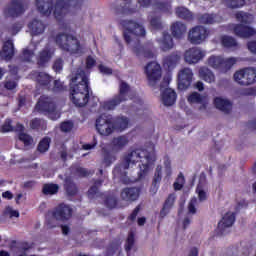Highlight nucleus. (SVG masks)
I'll list each match as a JSON object with an SVG mask.
<instances>
[{
	"label": "nucleus",
	"mask_w": 256,
	"mask_h": 256,
	"mask_svg": "<svg viewBox=\"0 0 256 256\" xmlns=\"http://www.w3.org/2000/svg\"><path fill=\"white\" fill-rule=\"evenodd\" d=\"M133 53L136 57H144L145 59H153L155 57V49L153 48V45H141V42H138L133 47Z\"/></svg>",
	"instance_id": "15"
},
{
	"label": "nucleus",
	"mask_w": 256,
	"mask_h": 256,
	"mask_svg": "<svg viewBox=\"0 0 256 256\" xmlns=\"http://www.w3.org/2000/svg\"><path fill=\"white\" fill-rule=\"evenodd\" d=\"M97 65V60L93 56L89 55L86 57V69H93Z\"/></svg>",
	"instance_id": "61"
},
{
	"label": "nucleus",
	"mask_w": 256,
	"mask_h": 256,
	"mask_svg": "<svg viewBox=\"0 0 256 256\" xmlns=\"http://www.w3.org/2000/svg\"><path fill=\"white\" fill-rule=\"evenodd\" d=\"M83 0H56L54 5V17L55 19H61L63 17V13L68 11L70 7L73 9L79 10L84 5Z\"/></svg>",
	"instance_id": "10"
},
{
	"label": "nucleus",
	"mask_w": 256,
	"mask_h": 256,
	"mask_svg": "<svg viewBox=\"0 0 256 256\" xmlns=\"http://www.w3.org/2000/svg\"><path fill=\"white\" fill-rule=\"evenodd\" d=\"M175 47V43L173 42V37L167 33H163L162 40L160 42V49L164 52L171 51Z\"/></svg>",
	"instance_id": "29"
},
{
	"label": "nucleus",
	"mask_w": 256,
	"mask_h": 256,
	"mask_svg": "<svg viewBox=\"0 0 256 256\" xmlns=\"http://www.w3.org/2000/svg\"><path fill=\"white\" fill-rule=\"evenodd\" d=\"M188 103H203V97H201V94L199 92H193L190 94L187 98Z\"/></svg>",
	"instance_id": "49"
},
{
	"label": "nucleus",
	"mask_w": 256,
	"mask_h": 256,
	"mask_svg": "<svg viewBox=\"0 0 256 256\" xmlns=\"http://www.w3.org/2000/svg\"><path fill=\"white\" fill-rule=\"evenodd\" d=\"M135 165V162H129V161H124L120 163L118 167H116L113 171V174L115 177H121V175H127V172H125L126 169H129L130 165Z\"/></svg>",
	"instance_id": "36"
},
{
	"label": "nucleus",
	"mask_w": 256,
	"mask_h": 256,
	"mask_svg": "<svg viewBox=\"0 0 256 256\" xmlns=\"http://www.w3.org/2000/svg\"><path fill=\"white\" fill-rule=\"evenodd\" d=\"M198 22L202 25H213L215 23V16L213 14H202L198 16Z\"/></svg>",
	"instance_id": "42"
},
{
	"label": "nucleus",
	"mask_w": 256,
	"mask_h": 256,
	"mask_svg": "<svg viewBox=\"0 0 256 256\" xmlns=\"http://www.w3.org/2000/svg\"><path fill=\"white\" fill-rule=\"evenodd\" d=\"M111 143L114 149H118L119 151H121V149H124L125 147H127V145H129V137L127 135L114 137Z\"/></svg>",
	"instance_id": "32"
},
{
	"label": "nucleus",
	"mask_w": 256,
	"mask_h": 256,
	"mask_svg": "<svg viewBox=\"0 0 256 256\" xmlns=\"http://www.w3.org/2000/svg\"><path fill=\"white\" fill-rule=\"evenodd\" d=\"M181 61V56L177 52H172L163 59V67L168 71H173L177 67V64Z\"/></svg>",
	"instance_id": "21"
},
{
	"label": "nucleus",
	"mask_w": 256,
	"mask_h": 256,
	"mask_svg": "<svg viewBox=\"0 0 256 256\" xmlns=\"http://www.w3.org/2000/svg\"><path fill=\"white\" fill-rule=\"evenodd\" d=\"M33 51L29 50V49H24L22 51V61H25L26 63H31V59H33Z\"/></svg>",
	"instance_id": "53"
},
{
	"label": "nucleus",
	"mask_w": 256,
	"mask_h": 256,
	"mask_svg": "<svg viewBox=\"0 0 256 256\" xmlns=\"http://www.w3.org/2000/svg\"><path fill=\"white\" fill-rule=\"evenodd\" d=\"M214 105L216 109H219V111H222L223 113H226V115H229L231 113V110L233 109V103L227 99H223L221 97H216L214 99Z\"/></svg>",
	"instance_id": "26"
},
{
	"label": "nucleus",
	"mask_w": 256,
	"mask_h": 256,
	"mask_svg": "<svg viewBox=\"0 0 256 256\" xmlns=\"http://www.w3.org/2000/svg\"><path fill=\"white\" fill-rule=\"evenodd\" d=\"M105 205L109 209H115L117 207V197L115 196H108L105 200Z\"/></svg>",
	"instance_id": "54"
},
{
	"label": "nucleus",
	"mask_w": 256,
	"mask_h": 256,
	"mask_svg": "<svg viewBox=\"0 0 256 256\" xmlns=\"http://www.w3.org/2000/svg\"><path fill=\"white\" fill-rule=\"evenodd\" d=\"M73 127H75L73 121L67 120L60 124V131H62V133H71V131H73Z\"/></svg>",
	"instance_id": "47"
},
{
	"label": "nucleus",
	"mask_w": 256,
	"mask_h": 256,
	"mask_svg": "<svg viewBox=\"0 0 256 256\" xmlns=\"http://www.w3.org/2000/svg\"><path fill=\"white\" fill-rule=\"evenodd\" d=\"M229 9H241L245 5V0H223Z\"/></svg>",
	"instance_id": "43"
},
{
	"label": "nucleus",
	"mask_w": 256,
	"mask_h": 256,
	"mask_svg": "<svg viewBox=\"0 0 256 256\" xmlns=\"http://www.w3.org/2000/svg\"><path fill=\"white\" fill-rule=\"evenodd\" d=\"M59 192V185L57 184H44L42 193L44 195H56Z\"/></svg>",
	"instance_id": "40"
},
{
	"label": "nucleus",
	"mask_w": 256,
	"mask_h": 256,
	"mask_svg": "<svg viewBox=\"0 0 256 256\" xmlns=\"http://www.w3.org/2000/svg\"><path fill=\"white\" fill-rule=\"evenodd\" d=\"M133 245H135V236L133 235V233H130L126 240L125 250L131 251V249H133Z\"/></svg>",
	"instance_id": "56"
},
{
	"label": "nucleus",
	"mask_w": 256,
	"mask_h": 256,
	"mask_svg": "<svg viewBox=\"0 0 256 256\" xmlns=\"http://www.w3.org/2000/svg\"><path fill=\"white\" fill-rule=\"evenodd\" d=\"M5 217H9L10 219H13V217H19V211L14 210L12 207L7 206L4 210Z\"/></svg>",
	"instance_id": "55"
},
{
	"label": "nucleus",
	"mask_w": 256,
	"mask_h": 256,
	"mask_svg": "<svg viewBox=\"0 0 256 256\" xmlns=\"http://www.w3.org/2000/svg\"><path fill=\"white\" fill-rule=\"evenodd\" d=\"M0 56L5 61H11L15 56V46L13 45V41L7 40L4 42L2 50L0 51Z\"/></svg>",
	"instance_id": "22"
},
{
	"label": "nucleus",
	"mask_w": 256,
	"mask_h": 256,
	"mask_svg": "<svg viewBox=\"0 0 256 256\" xmlns=\"http://www.w3.org/2000/svg\"><path fill=\"white\" fill-rule=\"evenodd\" d=\"M65 189L68 195H77V186L75 185V183H73V181H71V178L65 179Z\"/></svg>",
	"instance_id": "44"
},
{
	"label": "nucleus",
	"mask_w": 256,
	"mask_h": 256,
	"mask_svg": "<svg viewBox=\"0 0 256 256\" xmlns=\"http://www.w3.org/2000/svg\"><path fill=\"white\" fill-rule=\"evenodd\" d=\"M131 91V86L125 81H121L119 84V92L112 99L100 103V107L104 111H115L119 105L125 103L128 100L127 95Z\"/></svg>",
	"instance_id": "3"
},
{
	"label": "nucleus",
	"mask_w": 256,
	"mask_h": 256,
	"mask_svg": "<svg viewBox=\"0 0 256 256\" xmlns=\"http://www.w3.org/2000/svg\"><path fill=\"white\" fill-rule=\"evenodd\" d=\"M237 63V58H223L221 56L212 55L208 58V65L212 67V69H218L222 73H227L230 69Z\"/></svg>",
	"instance_id": "9"
},
{
	"label": "nucleus",
	"mask_w": 256,
	"mask_h": 256,
	"mask_svg": "<svg viewBox=\"0 0 256 256\" xmlns=\"http://www.w3.org/2000/svg\"><path fill=\"white\" fill-rule=\"evenodd\" d=\"M234 81L238 85L249 86L256 83V70L254 68H243L234 73Z\"/></svg>",
	"instance_id": "11"
},
{
	"label": "nucleus",
	"mask_w": 256,
	"mask_h": 256,
	"mask_svg": "<svg viewBox=\"0 0 256 256\" xmlns=\"http://www.w3.org/2000/svg\"><path fill=\"white\" fill-rule=\"evenodd\" d=\"M193 83V70L190 68H184L178 73V89L185 91L191 87Z\"/></svg>",
	"instance_id": "14"
},
{
	"label": "nucleus",
	"mask_w": 256,
	"mask_h": 256,
	"mask_svg": "<svg viewBox=\"0 0 256 256\" xmlns=\"http://www.w3.org/2000/svg\"><path fill=\"white\" fill-rule=\"evenodd\" d=\"M195 205H197V198H192L188 204V213H190L191 215H195V213H197Z\"/></svg>",
	"instance_id": "60"
},
{
	"label": "nucleus",
	"mask_w": 256,
	"mask_h": 256,
	"mask_svg": "<svg viewBox=\"0 0 256 256\" xmlns=\"http://www.w3.org/2000/svg\"><path fill=\"white\" fill-rule=\"evenodd\" d=\"M35 109L44 115H48L52 121L59 119V113H57V104L52 97L42 95L36 103Z\"/></svg>",
	"instance_id": "8"
},
{
	"label": "nucleus",
	"mask_w": 256,
	"mask_h": 256,
	"mask_svg": "<svg viewBox=\"0 0 256 256\" xmlns=\"http://www.w3.org/2000/svg\"><path fill=\"white\" fill-rule=\"evenodd\" d=\"M175 199H177L175 194H170L168 196V198L166 199L164 206H163L162 210L160 211V217H162V219L164 217H167V215H169L171 208L173 207V205H175Z\"/></svg>",
	"instance_id": "31"
},
{
	"label": "nucleus",
	"mask_w": 256,
	"mask_h": 256,
	"mask_svg": "<svg viewBox=\"0 0 256 256\" xmlns=\"http://www.w3.org/2000/svg\"><path fill=\"white\" fill-rule=\"evenodd\" d=\"M176 15L179 19H183L184 21H193V13L185 7H177Z\"/></svg>",
	"instance_id": "34"
},
{
	"label": "nucleus",
	"mask_w": 256,
	"mask_h": 256,
	"mask_svg": "<svg viewBox=\"0 0 256 256\" xmlns=\"http://www.w3.org/2000/svg\"><path fill=\"white\" fill-rule=\"evenodd\" d=\"M121 199L128 203H133L139 199V188H124L121 192Z\"/></svg>",
	"instance_id": "24"
},
{
	"label": "nucleus",
	"mask_w": 256,
	"mask_h": 256,
	"mask_svg": "<svg viewBox=\"0 0 256 256\" xmlns=\"http://www.w3.org/2000/svg\"><path fill=\"white\" fill-rule=\"evenodd\" d=\"M17 128L19 129L18 139L24 144V147H30L33 145V137L27 133H25V126L23 124H17Z\"/></svg>",
	"instance_id": "28"
},
{
	"label": "nucleus",
	"mask_w": 256,
	"mask_h": 256,
	"mask_svg": "<svg viewBox=\"0 0 256 256\" xmlns=\"http://www.w3.org/2000/svg\"><path fill=\"white\" fill-rule=\"evenodd\" d=\"M199 75L206 83H214L215 81V74H213L209 68H201L199 70Z\"/></svg>",
	"instance_id": "35"
},
{
	"label": "nucleus",
	"mask_w": 256,
	"mask_h": 256,
	"mask_svg": "<svg viewBox=\"0 0 256 256\" xmlns=\"http://www.w3.org/2000/svg\"><path fill=\"white\" fill-rule=\"evenodd\" d=\"M135 159H146L147 161H153V158H151V153L141 148H136L124 156V161H135Z\"/></svg>",
	"instance_id": "19"
},
{
	"label": "nucleus",
	"mask_w": 256,
	"mask_h": 256,
	"mask_svg": "<svg viewBox=\"0 0 256 256\" xmlns=\"http://www.w3.org/2000/svg\"><path fill=\"white\" fill-rule=\"evenodd\" d=\"M36 7L41 15L49 17L53 13V0H36Z\"/></svg>",
	"instance_id": "23"
},
{
	"label": "nucleus",
	"mask_w": 256,
	"mask_h": 256,
	"mask_svg": "<svg viewBox=\"0 0 256 256\" xmlns=\"http://www.w3.org/2000/svg\"><path fill=\"white\" fill-rule=\"evenodd\" d=\"M120 26L123 29V37L127 44L131 43V35L145 37L147 33L145 27L134 20H121Z\"/></svg>",
	"instance_id": "7"
},
{
	"label": "nucleus",
	"mask_w": 256,
	"mask_h": 256,
	"mask_svg": "<svg viewBox=\"0 0 256 256\" xmlns=\"http://www.w3.org/2000/svg\"><path fill=\"white\" fill-rule=\"evenodd\" d=\"M161 97L163 105H165V107H171L175 105L177 101V92L171 88H166L163 90Z\"/></svg>",
	"instance_id": "20"
},
{
	"label": "nucleus",
	"mask_w": 256,
	"mask_h": 256,
	"mask_svg": "<svg viewBox=\"0 0 256 256\" xmlns=\"http://www.w3.org/2000/svg\"><path fill=\"white\" fill-rule=\"evenodd\" d=\"M63 65H64V61L62 58H57L52 66L53 71H55V73H61L63 71Z\"/></svg>",
	"instance_id": "51"
},
{
	"label": "nucleus",
	"mask_w": 256,
	"mask_h": 256,
	"mask_svg": "<svg viewBox=\"0 0 256 256\" xmlns=\"http://www.w3.org/2000/svg\"><path fill=\"white\" fill-rule=\"evenodd\" d=\"M55 43L62 49V51L71 54L79 53V50L81 49V43L77 37L67 33H59L55 38Z\"/></svg>",
	"instance_id": "6"
},
{
	"label": "nucleus",
	"mask_w": 256,
	"mask_h": 256,
	"mask_svg": "<svg viewBox=\"0 0 256 256\" xmlns=\"http://www.w3.org/2000/svg\"><path fill=\"white\" fill-rule=\"evenodd\" d=\"M73 215V209L71 206L66 204L58 205L52 212H48L46 216L47 225L53 229L57 227V221H69Z\"/></svg>",
	"instance_id": "4"
},
{
	"label": "nucleus",
	"mask_w": 256,
	"mask_h": 256,
	"mask_svg": "<svg viewBox=\"0 0 256 256\" xmlns=\"http://www.w3.org/2000/svg\"><path fill=\"white\" fill-rule=\"evenodd\" d=\"M28 29H30L32 35H41V33L45 32V24L38 19H33L28 24Z\"/></svg>",
	"instance_id": "30"
},
{
	"label": "nucleus",
	"mask_w": 256,
	"mask_h": 256,
	"mask_svg": "<svg viewBox=\"0 0 256 256\" xmlns=\"http://www.w3.org/2000/svg\"><path fill=\"white\" fill-rule=\"evenodd\" d=\"M6 15L15 19L21 17L25 13V5L21 0H11L8 8L5 11Z\"/></svg>",
	"instance_id": "17"
},
{
	"label": "nucleus",
	"mask_w": 256,
	"mask_h": 256,
	"mask_svg": "<svg viewBox=\"0 0 256 256\" xmlns=\"http://www.w3.org/2000/svg\"><path fill=\"white\" fill-rule=\"evenodd\" d=\"M150 25L155 31H161L163 29V22H161V17L156 16L150 19Z\"/></svg>",
	"instance_id": "46"
},
{
	"label": "nucleus",
	"mask_w": 256,
	"mask_h": 256,
	"mask_svg": "<svg viewBox=\"0 0 256 256\" xmlns=\"http://www.w3.org/2000/svg\"><path fill=\"white\" fill-rule=\"evenodd\" d=\"M145 73L147 75L148 83L149 85H155L159 79H161L162 76V70H161V65L159 63L152 61L149 62L145 66Z\"/></svg>",
	"instance_id": "12"
},
{
	"label": "nucleus",
	"mask_w": 256,
	"mask_h": 256,
	"mask_svg": "<svg viewBox=\"0 0 256 256\" xmlns=\"http://www.w3.org/2000/svg\"><path fill=\"white\" fill-rule=\"evenodd\" d=\"M43 123H45V121H43L40 118H34L30 121V127L34 130H39L41 129V125H43Z\"/></svg>",
	"instance_id": "57"
},
{
	"label": "nucleus",
	"mask_w": 256,
	"mask_h": 256,
	"mask_svg": "<svg viewBox=\"0 0 256 256\" xmlns=\"http://www.w3.org/2000/svg\"><path fill=\"white\" fill-rule=\"evenodd\" d=\"M203 57H205V52L198 47L190 48L184 54L186 63H189L190 65L199 63Z\"/></svg>",
	"instance_id": "16"
},
{
	"label": "nucleus",
	"mask_w": 256,
	"mask_h": 256,
	"mask_svg": "<svg viewBox=\"0 0 256 256\" xmlns=\"http://www.w3.org/2000/svg\"><path fill=\"white\" fill-rule=\"evenodd\" d=\"M49 147H51V137L46 136L38 143L37 151H39V153H47Z\"/></svg>",
	"instance_id": "38"
},
{
	"label": "nucleus",
	"mask_w": 256,
	"mask_h": 256,
	"mask_svg": "<svg viewBox=\"0 0 256 256\" xmlns=\"http://www.w3.org/2000/svg\"><path fill=\"white\" fill-rule=\"evenodd\" d=\"M221 43L223 47H225L226 49L237 47V40L231 36H227V35L222 36Z\"/></svg>",
	"instance_id": "41"
},
{
	"label": "nucleus",
	"mask_w": 256,
	"mask_h": 256,
	"mask_svg": "<svg viewBox=\"0 0 256 256\" xmlns=\"http://www.w3.org/2000/svg\"><path fill=\"white\" fill-rule=\"evenodd\" d=\"M53 55H55V49L51 47L43 48L36 57L38 67H47V64L53 59Z\"/></svg>",
	"instance_id": "18"
},
{
	"label": "nucleus",
	"mask_w": 256,
	"mask_h": 256,
	"mask_svg": "<svg viewBox=\"0 0 256 256\" xmlns=\"http://www.w3.org/2000/svg\"><path fill=\"white\" fill-rule=\"evenodd\" d=\"M183 185H185V176H183V173H180L174 183L175 191H181L183 189Z\"/></svg>",
	"instance_id": "50"
},
{
	"label": "nucleus",
	"mask_w": 256,
	"mask_h": 256,
	"mask_svg": "<svg viewBox=\"0 0 256 256\" xmlns=\"http://www.w3.org/2000/svg\"><path fill=\"white\" fill-rule=\"evenodd\" d=\"M129 127V118L125 116L113 117L111 114H100L96 119V130L100 135L109 137L114 131L122 133Z\"/></svg>",
	"instance_id": "2"
},
{
	"label": "nucleus",
	"mask_w": 256,
	"mask_h": 256,
	"mask_svg": "<svg viewBox=\"0 0 256 256\" xmlns=\"http://www.w3.org/2000/svg\"><path fill=\"white\" fill-rule=\"evenodd\" d=\"M207 39V29L203 26H196L188 33V40L192 45H201Z\"/></svg>",
	"instance_id": "13"
},
{
	"label": "nucleus",
	"mask_w": 256,
	"mask_h": 256,
	"mask_svg": "<svg viewBox=\"0 0 256 256\" xmlns=\"http://www.w3.org/2000/svg\"><path fill=\"white\" fill-rule=\"evenodd\" d=\"M140 171L138 173L140 179L141 177H145L153 169V164L149 161L143 162L141 165H139Z\"/></svg>",
	"instance_id": "45"
},
{
	"label": "nucleus",
	"mask_w": 256,
	"mask_h": 256,
	"mask_svg": "<svg viewBox=\"0 0 256 256\" xmlns=\"http://www.w3.org/2000/svg\"><path fill=\"white\" fill-rule=\"evenodd\" d=\"M235 18L237 21H239L242 24H235L233 27V32L236 37H241L242 39H249L250 37H253L256 35L255 28L249 25V15L247 13L243 12H237L235 14Z\"/></svg>",
	"instance_id": "5"
},
{
	"label": "nucleus",
	"mask_w": 256,
	"mask_h": 256,
	"mask_svg": "<svg viewBox=\"0 0 256 256\" xmlns=\"http://www.w3.org/2000/svg\"><path fill=\"white\" fill-rule=\"evenodd\" d=\"M36 81L41 87H49L51 84V76L45 72H39L36 76Z\"/></svg>",
	"instance_id": "37"
},
{
	"label": "nucleus",
	"mask_w": 256,
	"mask_h": 256,
	"mask_svg": "<svg viewBox=\"0 0 256 256\" xmlns=\"http://www.w3.org/2000/svg\"><path fill=\"white\" fill-rule=\"evenodd\" d=\"M101 185H103V181H101V180L94 182V184L88 190L89 199H95V197H97V195H99V187H101Z\"/></svg>",
	"instance_id": "39"
},
{
	"label": "nucleus",
	"mask_w": 256,
	"mask_h": 256,
	"mask_svg": "<svg viewBox=\"0 0 256 256\" xmlns=\"http://www.w3.org/2000/svg\"><path fill=\"white\" fill-rule=\"evenodd\" d=\"M170 31L175 39H182L187 33V26L180 21H176L171 25Z\"/></svg>",
	"instance_id": "27"
},
{
	"label": "nucleus",
	"mask_w": 256,
	"mask_h": 256,
	"mask_svg": "<svg viewBox=\"0 0 256 256\" xmlns=\"http://www.w3.org/2000/svg\"><path fill=\"white\" fill-rule=\"evenodd\" d=\"M153 9L161 13H171V3L169 1L153 0Z\"/></svg>",
	"instance_id": "33"
},
{
	"label": "nucleus",
	"mask_w": 256,
	"mask_h": 256,
	"mask_svg": "<svg viewBox=\"0 0 256 256\" xmlns=\"http://www.w3.org/2000/svg\"><path fill=\"white\" fill-rule=\"evenodd\" d=\"M233 223H235V214L231 212L226 213L218 223V230L220 231V234L223 235L226 229L233 226Z\"/></svg>",
	"instance_id": "25"
},
{
	"label": "nucleus",
	"mask_w": 256,
	"mask_h": 256,
	"mask_svg": "<svg viewBox=\"0 0 256 256\" xmlns=\"http://www.w3.org/2000/svg\"><path fill=\"white\" fill-rule=\"evenodd\" d=\"M196 193H198L199 201L207 200V192H205V188H197Z\"/></svg>",
	"instance_id": "62"
},
{
	"label": "nucleus",
	"mask_w": 256,
	"mask_h": 256,
	"mask_svg": "<svg viewBox=\"0 0 256 256\" xmlns=\"http://www.w3.org/2000/svg\"><path fill=\"white\" fill-rule=\"evenodd\" d=\"M54 93H65L67 91V86L61 80H55L53 86Z\"/></svg>",
	"instance_id": "48"
},
{
	"label": "nucleus",
	"mask_w": 256,
	"mask_h": 256,
	"mask_svg": "<svg viewBox=\"0 0 256 256\" xmlns=\"http://www.w3.org/2000/svg\"><path fill=\"white\" fill-rule=\"evenodd\" d=\"M161 170H162L161 166H157L156 172L154 175V179L152 182L153 187H157L159 185V183H161V179H162Z\"/></svg>",
	"instance_id": "52"
},
{
	"label": "nucleus",
	"mask_w": 256,
	"mask_h": 256,
	"mask_svg": "<svg viewBox=\"0 0 256 256\" xmlns=\"http://www.w3.org/2000/svg\"><path fill=\"white\" fill-rule=\"evenodd\" d=\"M11 119H7L1 127L2 133H9L13 131V125H11Z\"/></svg>",
	"instance_id": "59"
},
{
	"label": "nucleus",
	"mask_w": 256,
	"mask_h": 256,
	"mask_svg": "<svg viewBox=\"0 0 256 256\" xmlns=\"http://www.w3.org/2000/svg\"><path fill=\"white\" fill-rule=\"evenodd\" d=\"M93 91L89 86V78L85 70L78 68L70 83V100L75 107H85L91 99Z\"/></svg>",
	"instance_id": "1"
},
{
	"label": "nucleus",
	"mask_w": 256,
	"mask_h": 256,
	"mask_svg": "<svg viewBox=\"0 0 256 256\" xmlns=\"http://www.w3.org/2000/svg\"><path fill=\"white\" fill-rule=\"evenodd\" d=\"M75 173L79 175V177H89V175H93V172L81 167H77Z\"/></svg>",
	"instance_id": "58"
},
{
	"label": "nucleus",
	"mask_w": 256,
	"mask_h": 256,
	"mask_svg": "<svg viewBox=\"0 0 256 256\" xmlns=\"http://www.w3.org/2000/svg\"><path fill=\"white\" fill-rule=\"evenodd\" d=\"M248 50L256 55V40L247 43Z\"/></svg>",
	"instance_id": "64"
},
{
	"label": "nucleus",
	"mask_w": 256,
	"mask_h": 256,
	"mask_svg": "<svg viewBox=\"0 0 256 256\" xmlns=\"http://www.w3.org/2000/svg\"><path fill=\"white\" fill-rule=\"evenodd\" d=\"M137 3L143 9H147V8L151 7V5L153 6V0H138Z\"/></svg>",
	"instance_id": "63"
}]
</instances>
